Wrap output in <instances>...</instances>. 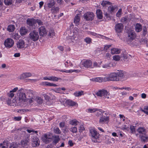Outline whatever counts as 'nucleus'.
<instances>
[{
	"instance_id": "nucleus-64",
	"label": "nucleus",
	"mask_w": 148,
	"mask_h": 148,
	"mask_svg": "<svg viewBox=\"0 0 148 148\" xmlns=\"http://www.w3.org/2000/svg\"><path fill=\"white\" fill-rule=\"evenodd\" d=\"M14 118L15 120L19 121L21 119V117L20 116L15 117Z\"/></svg>"
},
{
	"instance_id": "nucleus-63",
	"label": "nucleus",
	"mask_w": 148,
	"mask_h": 148,
	"mask_svg": "<svg viewBox=\"0 0 148 148\" xmlns=\"http://www.w3.org/2000/svg\"><path fill=\"white\" fill-rule=\"evenodd\" d=\"M102 67L103 68H109L110 66L109 64H103L102 66Z\"/></svg>"
},
{
	"instance_id": "nucleus-7",
	"label": "nucleus",
	"mask_w": 148,
	"mask_h": 148,
	"mask_svg": "<svg viewBox=\"0 0 148 148\" xmlns=\"http://www.w3.org/2000/svg\"><path fill=\"white\" fill-rule=\"evenodd\" d=\"M29 136L27 135L25 136L24 139L21 140V144L22 147H25L27 145L28 143L29 142Z\"/></svg>"
},
{
	"instance_id": "nucleus-53",
	"label": "nucleus",
	"mask_w": 148,
	"mask_h": 148,
	"mask_svg": "<svg viewBox=\"0 0 148 148\" xmlns=\"http://www.w3.org/2000/svg\"><path fill=\"white\" fill-rule=\"evenodd\" d=\"M101 63V62L99 63H97V62H95L93 63V66L94 67H100V65Z\"/></svg>"
},
{
	"instance_id": "nucleus-12",
	"label": "nucleus",
	"mask_w": 148,
	"mask_h": 148,
	"mask_svg": "<svg viewBox=\"0 0 148 148\" xmlns=\"http://www.w3.org/2000/svg\"><path fill=\"white\" fill-rule=\"evenodd\" d=\"M91 135L93 138L97 139L99 138V134L95 130L92 129L90 130Z\"/></svg>"
},
{
	"instance_id": "nucleus-49",
	"label": "nucleus",
	"mask_w": 148,
	"mask_h": 148,
	"mask_svg": "<svg viewBox=\"0 0 148 148\" xmlns=\"http://www.w3.org/2000/svg\"><path fill=\"white\" fill-rule=\"evenodd\" d=\"M87 112H90L91 113L97 111H98V110L96 108H93V109H87Z\"/></svg>"
},
{
	"instance_id": "nucleus-21",
	"label": "nucleus",
	"mask_w": 148,
	"mask_h": 148,
	"mask_svg": "<svg viewBox=\"0 0 148 148\" xmlns=\"http://www.w3.org/2000/svg\"><path fill=\"white\" fill-rule=\"evenodd\" d=\"M140 138L142 142L145 143L148 140V137L145 134V135H140Z\"/></svg>"
},
{
	"instance_id": "nucleus-40",
	"label": "nucleus",
	"mask_w": 148,
	"mask_h": 148,
	"mask_svg": "<svg viewBox=\"0 0 148 148\" xmlns=\"http://www.w3.org/2000/svg\"><path fill=\"white\" fill-rule=\"evenodd\" d=\"M83 92L82 91H81L76 92L74 93V95L76 97H79L83 95Z\"/></svg>"
},
{
	"instance_id": "nucleus-19",
	"label": "nucleus",
	"mask_w": 148,
	"mask_h": 148,
	"mask_svg": "<svg viewBox=\"0 0 148 148\" xmlns=\"http://www.w3.org/2000/svg\"><path fill=\"white\" fill-rule=\"evenodd\" d=\"M7 102L9 106H16L15 103L16 102V100L14 99L11 101V99L9 98L7 101Z\"/></svg>"
},
{
	"instance_id": "nucleus-11",
	"label": "nucleus",
	"mask_w": 148,
	"mask_h": 148,
	"mask_svg": "<svg viewBox=\"0 0 148 148\" xmlns=\"http://www.w3.org/2000/svg\"><path fill=\"white\" fill-rule=\"evenodd\" d=\"M25 45V42L23 40H19L16 43V47L18 49H23Z\"/></svg>"
},
{
	"instance_id": "nucleus-15",
	"label": "nucleus",
	"mask_w": 148,
	"mask_h": 148,
	"mask_svg": "<svg viewBox=\"0 0 148 148\" xmlns=\"http://www.w3.org/2000/svg\"><path fill=\"white\" fill-rule=\"evenodd\" d=\"M123 26L122 23H118L115 26V29L116 32L119 33L121 32L123 30Z\"/></svg>"
},
{
	"instance_id": "nucleus-35",
	"label": "nucleus",
	"mask_w": 148,
	"mask_h": 148,
	"mask_svg": "<svg viewBox=\"0 0 148 148\" xmlns=\"http://www.w3.org/2000/svg\"><path fill=\"white\" fill-rule=\"evenodd\" d=\"M42 84L44 85H46L47 86H56L57 85L53 83H51L48 82H45L42 83Z\"/></svg>"
},
{
	"instance_id": "nucleus-10",
	"label": "nucleus",
	"mask_w": 148,
	"mask_h": 148,
	"mask_svg": "<svg viewBox=\"0 0 148 148\" xmlns=\"http://www.w3.org/2000/svg\"><path fill=\"white\" fill-rule=\"evenodd\" d=\"M82 64L86 68H91L92 65V62L90 60H87L82 62Z\"/></svg>"
},
{
	"instance_id": "nucleus-36",
	"label": "nucleus",
	"mask_w": 148,
	"mask_h": 148,
	"mask_svg": "<svg viewBox=\"0 0 148 148\" xmlns=\"http://www.w3.org/2000/svg\"><path fill=\"white\" fill-rule=\"evenodd\" d=\"M136 30V32H139L141 31L142 29V26L141 25L137 24L135 27Z\"/></svg>"
},
{
	"instance_id": "nucleus-8",
	"label": "nucleus",
	"mask_w": 148,
	"mask_h": 148,
	"mask_svg": "<svg viewBox=\"0 0 148 148\" xmlns=\"http://www.w3.org/2000/svg\"><path fill=\"white\" fill-rule=\"evenodd\" d=\"M110 81H119V79L117 78L116 73H112L109 75Z\"/></svg>"
},
{
	"instance_id": "nucleus-16",
	"label": "nucleus",
	"mask_w": 148,
	"mask_h": 148,
	"mask_svg": "<svg viewBox=\"0 0 148 148\" xmlns=\"http://www.w3.org/2000/svg\"><path fill=\"white\" fill-rule=\"evenodd\" d=\"M40 140L36 137H33L32 139V146L33 147H35L39 145Z\"/></svg>"
},
{
	"instance_id": "nucleus-39",
	"label": "nucleus",
	"mask_w": 148,
	"mask_h": 148,
	"mask_svg": "<svg viewBox=\"0 0 148 148\" xmlns=\"http://www.w3.org/2000/svg\"><path fill=\"white\" fill-rule=\"evenodd\" d=\"M18 145L16 143L12 142L10 144L9 148H17Z\"/></svg>"
},
{
	"instance_id": "nucleus-47",
	"label": "nucleus",
	"mask_w": 148,
	"mask_h": 148,
	"mask_svg": "<svg viewBox=\"0 0 148 148\" xmlns=\"http://www.w3.org/2000/svg\"><path fill=\"white\" fill-rule=\"evenodd\" d=\"M59 8L58 7H53L51 8V11L54 13H56L59 10Z\"/></svg>"
},
{
	"instance_id": "nucleus-20",
	"label": "nucleus",
	"mask_w": 148,
	"mask_h": 148,
	"mask_svg": "<svg viewBox=\"0 0 148 148\" xmlns=\"http://www.w3.org/2000/svg\"><path fill=\"white\" fill-rule=\"evenodd\" d=\"M137 130L140 135H145L146 134V130L144 127H139Z\"/></svg>"
},
{
	"instance_id": "nucleus-9",
	"label": "nucleus",
	"mask_w": 148,
	"mask_h": 148,
	"mask_svg": "<svg viewBox=\"0 0 148 148\" xmlns=\"http://www.w3.org/2000/svg\"><path fill=\"white\" fill-rule=\"evenodd\" d=\"M39 34L41 36H45L47 33V30L44 26H41L39 28Z\"/></svg>"
},
{
	"instance_id": "nucleus-57",
	"label": "nucleus",
	"mask_w": 148,
	"mask_h": 148,
	"mask_svg": "<svg viewBox=\"0 0 148 148\" xmlns=\"http://www.w3.org/2000/svg\"><path fill=\"white\" fill-rule=\"evenodd\" d=\"M122 11V9H120L116 14V16L117 17H119L121 15V13Z\"/></svg>"
},
{
	"instance_id": "nucleus-48",
	"label": "nucleus",
	"mask_w": 148,
	"mask_h": 148,
	"mask_svg": "<svg viewBox=\"0 0 148 148\" xmlns=\"http://www.w3.org/2000/svg\"><path fill=\"white\" fill-rule=\"evenodd\" d=\"M92 39L89 37H87L84 39V41L87 44H90L91 42Z\"/></svg>"
},
{
	"instance_id": "nucleus-51",
	"label": "nucleus",
	"mask_w": 148,
	"mask_h": 148,
	"mask_svg": "<svg viewBox=\"0 0 148 148\" xmlns=\"http://www.w3.org/2000/svg\"><path fill=\"white\" fill-rule=\"evenodd\" d=\"M147 29L145 26H144L143 29V35L145 36L147 34Z\"/></svg>"
},
{
	"instance_id": "nucleus-50",
	"label": "nucleus",
	"mask_w": 148,
	"mask_h": 148,
	"mask_svg": "<svg viewBox=\"0 0 148 148\" xmlns=\"http://www.w3.org/2000/svg\"><path fill=\"white\" fill-rule=\"evenodd\" d=\"M85 130L84 127V126L82 124H81L80 125V126L79 127V132L81 133L82 132H83V131H84Z\"/></svg>"
},
{
	"instance_id": "nucleus-24",
	"label": "nucleus",
	"mask_w": 148,
	"mask_h": 148,
	"mask_svg": "<svg viewBox=\"0 0 148 148\" xmlns=\"http://www.w3.org/2000/svg\"><path fill=\"white\" fill-rule=\"evenodd\" d=\"M80 15L77 14L75 16L74 20V22L76 24V25H79L80 21Z\"/></svg>"
},
{
	"instance_id": "nucleus-42",
	"label": "nucleus",
	"mask_w": 148,
	"mask_h": 148,
	"mask_svg": "<svg viewBox=\"0 0 148 148\" xmlns=\"http://www.w3.org/2000/svg\"><path fill=\"white\" fill-rule=\"evenodd\" d=\"M121 57L118 55H115L113 56V60L116 61H119L120 60Z\"/></svg>"
},
{
	"instance_id": "nucleus-37",
	"label": "nucleus",
	"mask_w": 148,
	"mask_h": 148,
	"mask_svg": "<svg viewBox=\"0 0 148 148\" xmlns=\"http://www.w3.org/2000/svg\"><path fill=\"white\" fill-rule=\"evenodd\" d=\"M60 138L59 136H55L53 141V144L54 145H56V144L59 141Z\"/></svg>"
},
{
	"instance_id": "nucleus-44",
	"label": "nucleus",
	"mask_w": 148,
	"mask_h": 148,
	"mask_svg": "<svg viewBox=\"0 0 148 148\" xmlns=\"http://www.w3.org/2000/svg\"><path fill=\"white\" fill-rule=\"evenodd\" d=\"M72 37H70L68 38L66 40V42L69 43L73 44L74 42V40L72 39Z\"/></svg>"
},
{
	"instance_id": "nucleus-28",
	"label": "nucleus",
	"mask_w": 148,
	"mask_h": 148,
	"mask_svg": "<svg viewBox=\"0 0 148 148\" xmlns=\"http://www.w3.org/2000/svg\"><path fill=\"white\" fill-rule=\"evenodd\" d=\"M27 30L24 27H22L20 29V32L21 36L25 35L27 33Z\"/></svg>"
},
{
	"instance_id": "nucleus-60",
	"label": "nucleus",
	"mask_w": 148,
	"mask_h": 148,
	"mask_svg": "<svg viewBox=\"0 0 148 148\" xmlns=\"http://www.w3.org/2000/svg\"><path fill=\"white\" fill-rule=\"evenodd\" d=\"M54 35V31L53 30H51L49 32L48 35L50 36H53Z\"/></svg>"
},
{
	"instance_id": "nucleus-38",
	"label": "nucleus",
	"mask_w": 148,
	"mask_h": 148,
	"mask_svg": "<svg viewBox=\"0 0 148 148\" xmlns=\"http://www.w3.org/2000/svg\"><path fill=\"white\" fill-rule=\"evenodd\" d=\"M49 80L53 81H58L59 79H61L60 78H58L55 76L49 77Z\"/></svg>"
},
{
	"instance_id": "nucleus-25",
	"label": "nucleus",
	"mask_w": 148,
	"mask_h": 148,
	"mask_svg": "<svg viewBox=\"0 0 148 148\" xmlns=\"http://www.w3.org/2000/svg\"><path fill=\"white\" fill-rule=\"evenodd\" d=\"M116 8V6L115 5L112 6L110 5L108 7V11L111 14L114 12L115 11V10Z\"/></svg>"
},
{
	"instance_id": "nucleus-31",
	"label": "nucleus",
	"mask_w": 148,
	"mask_h": 148,
	"mask_svg": "<svg viewBox=\"0 0 148 148\" xmlns=\"http://www.w3.org/2000/svg\"><path fill=\"white\" fill-rule=\"evenodd\" d=\"M35 100L39 104H41L43 101V99L39 97H36Z\"/></svg>"
},
{
	"instance_id": "nucleus-61",
	"label": "nucleus",
	"mask_w": 148,
	"mask_h": 148,
	"mask_svg": "<svg viewBox=\"0 0 148 148\" xmlns=\"http://www.w3.org/2000/svg\"><path fill=\"white\" fill-rule=\"evenodd\" d=\"M102 78L103 79V81H110V80L109 79H110L109 76L108 77H105L104 78Z\"/></svg>"
},
{
	"instance_id": "nucleus-41",
	"label": "nucleus",
	"mask_w": 148,
	"mask_h": 148,
	"mask_svg": "<svg viewBox=\"0 0 148 148\" xmlns=\"http://www.w3.org/2000/svg\"><path fill=\"white\" fill-rule=\"evenodd\" d=\"M66 102L69 105L71 106H73L75 104V102L71 100H68Z\"/></svg>"
},
{
	"instance_id": "nucleus-6",
	"label": "nucleus",
	"mask_w": 148,
	"mask_h": 148,
	"mask_svg": "<svg viewBox=\"0 0 148 148\" xmlns=\"http://www.w3.org/2000/svg\"><path fill=\"white\" fill-rule=\"evenodd\" d=\"M14 44V41L12 39L8 38L4 42V45L7 47L10 48L12 47Z\"/></svg>"
},
{
	"instance_id": "nucleus-30",
	"label": "nucleus",
	"mask_w": 148,
	"mask_h": 148,
	"mask_svg": "<svg viewBox=\"0 0 148 148\" xmlns=\"http://www.w3.org/2000/svg\"><path fill=\"white\" fill-rule=\"evenodd\" d=\"M27 23L29 26H33L35 24V21L34 20L28 19L27 20Z\"/></svg>"
},
{
	"instance_id": "nucleus-17",
	"label": "nucleus",
	"mask_w": 148,
	"mask_h": 148,
	"mask_svg": "<svg viewBox=\"0 0 148 148\" xmlns=\"http://www.w3.org/2000/svg\"><path fill=\"white\" fill-rule=\"evenodd\" d=\"M128 39L131 40H132L136 37L135 33L132 31H128L127 32Z\"/></svg>"
},
{
	"instance_id": "nucleus-26",
	"label": "nucleus",
	"mask_w": 148,
	"mask_h": 148,
	"mask_svg": "<svg viewBox=\"0 0 148 148\" xmlns=\"http://www.w3.org/2000/svg\"><path fill=\"white\" fill-rule=\"evenodd\" d=\"M121 49L113 48L111 49V53L112 54H119L121 52Z\"/></svg>"
},
{
	"instance_id": "nucleus-23",
	"label": "nucleus",
	"mask_w": 148,
	"mask_h": 148,
	"mask_svg": "<svg viewBox=\"0 0 148 148\" xmlns=\"http://www.w3.org/2000/svg\"><path fill=\"white\" fill-rule=\"evenodd\" d=\"M96 13L97 18L101 19L103 18L102 12V11L100 9H97L96 10Z\"/></svg>"
},
{
	"instance_id": "nucleus-62",
	"label": "nucleus",
	"mask_w": 148,
	"mask_h": 148,
	"mask_svg": "<svg viewBox=\"0 0 148 148\" xmlns=\"http://www.w3.org/2000/svg\"><path fill=\"white\" fill-rule=\"evenodd\" d=\"M36 22L39 25H42V22L40 20L37 19L36 20Z\"/></svg>"
},
{
	"instance_id": "nucleus-54",
	"label": "nucleus",
	"mask_w": 148,
	"mask_h": 148,
	"mask_svg": "<svg viewBox=\"0 0 148 148\" xmlns=\"http://www.w3.org/2000/svg\"><path fill=\"white\" fill-rule=\"evenodd\" d=\"M54 131L56 133L58 134H60L61 133L60 130L58 127H57L54 130Z\"/></svg>"
},
{
	"instance_id": "nucleus-34",
	"label": "nucleus",
	"mask_w": 148,
	"mask_h": 148,
	"mask_svg": "<svg viewBox=\"0 0 148 148\" xmlns=\"http://www.w3.org/2000/svg\"><path fill=\"white\" fill-rule=\"evenodd\" d=\"M49 1L47 5L49 8H51L54 5L55 2L54 0H49Z\"/></svg>"
},
{
	"instance_id": "nucleus-52",
	"label": "nucleus",
	"mask_w": 148,
	"mask_h": 148,
	"mask_svg": "<svg viewBox=\"0 0 148 148\" xmlns=\"http://www.w3.org/2000/svg\"><path fill=\"white\" fill-rule=\"evenodd\" d=\"M62 130L64 133H67L69 132L68 129L66 126H65L64 128H62Z\"/></svg>"
},
{
	"instance_id": "nucleus-2",
	"label": "nucleus",
	"mask_w": 148,
	"mask_h": 148,
	"mask_svg": "<svg viewBox=\"0 0 148 148\" xmlns=\"http://www.w3.org/2000/svg\"><path fill=\"white\" fill-rule=\"evenodd\" d=\"M24 90L23 89L21 88L18 91L17 94L19 103L25 101L26 99V95L23 92Z\"/></svg>"
},
{
	"instance_id": "nucleus-3",
	"label": "nucleus",
	"mask_w": 148,
	"mask_h": 148,
	"mask_svg": "<svg viewBox=\"0 0 148 148\" xmlns=\"http://www.w3.org/2000/svg\"><path fill=\"white\" fill-rule=\"evenodd\" d=\"M39 35L38 32L34 30L31 31L29 34V38L30 40L34 41H37L39 38Z\"/></svg>"
},
{
	"instance_id": "nucleus-1",
	"label": "nucleus",
	"mask_w": 148,
	"mask_h": 148,
	"mask_svg": "<svg viewBox=\"0 0 148 148\" xmlns=\"http://www.w3.org/2000/svg\"><path fill=\"white\" fill-rule=\"evenodd\" d=\"M53 135L52 133H49L47 134H45L42 136V141L46 144L49 143L53 138Z\"/></svg>"
},
{
	"instance_id": "nucleus-59",
	"label": "nucleus",
	"mask_w": 148,
	"mask_h": 148,
	"mask_svg": "<svg viewBox=\"0 0 148 148\" xmlns=\"http://www.w3.org/2000/svg\"><path fill=\"white\" fill-rule=\"evenodd\" d=\"M60 127L61 128H64L65 126V123L64 122H60L59 124Z\"/></svg>"
},
{
	"instance_id": "nucleus-46",
	"label": "nucleus",
	"mask_w": 148,
	"mask_h": 148,
	"mask_svg": "<svg viewBox=\"0 0 148 148\" xmlns=\"http://www.w3.org/2000/svg\"><path fill=\"white\" fill-rule=\"evenodd\" d=\"M77 123L78 122L76 120H72L70 121V124L72 125L75 126L77 125Z\"/></svg>"
},
{
	"instance_id": "nucleus-32",
	"label": "nucleus",
	"mask_w": 148,
	"mask_h": 148,
	"mask_svg": "<svg viewBox=\"0 0 148 148\" xmlns=\"http://www.w3.org/2000/svg\"><path fill=\"white\" fill-rule=\"evenodd\" d=\"M60 71L65 72L66 73H71L72 72H76L77 73L79 72L80 71L79 70H66V71H63V70H60Z\"/></svg>"
},
{
	"instance_id": "nucleus-43",
	"label": "nucleus",
	"mask_w": 148,
	"mask_h": 148,
	"mask_svg": "<svg viewBox=\"0 0 148 148\" xmlns=\"http://www.w3.org/2000/svg\"><path fill=\"white\" fill-rule=\"evenodd\" d=\"M5 4L7 5H11L12 3V0H4Z\"/></svg>"
},
{
	"instance_id": "nucleus-55",
	"label": "nucleus",
	"mask_w": 148,
	"mask_h": 148,
	"mask_svg": "<svg viewBox=\"0 0 148 148\" xmlns=\"http://www.w3.org/2000/svg\"><path fill=\"white\" fill-rule=\"evenodd\" d=\"M142 111L147 115H148V107H145L144 110H143Z\"/></svg>"
},
{
	"instance_id": "nucleus-4",
	"label": "nucleus",
	"mask_w": 148,
	"mask_h": 148,
	"mask_svg": "<svg viewBox=\"0 0 148 148\" xmlns=\"http://www.w3.org/2000/svg\"><path fill=\"white\" fill-rule=\"evenodd\" d=\"M94 15L93 12H88L85 13L83 17L86 21H92L94 18Z\"/></svg>"
},
{
	"instance_id": "nucleus-27",
	"label": "nucleus",
	"mask_w": 148,
	"mask_h": 148,
	"mask_svg": "<svg viewBox=\"0 0 148 148\" xmlns=\"http://www.w3.org/2000/svg\"><path fill=\"white\" fill-rule=\"evenodd\" d=\"M111 3L107 1H103L101 3V5L103 7H107L109 5H110Z\"/></svg>"
},
{
	"instance_id": "nucleus-45",
	"label": "nucleus",
	"mask_w": 148,
	"mask_h": 148,
	"mask_svg": "<svg viewBox=\"0 0 148 148\" xmlns=\"http://www.w3.org/2000/svg\"><path fill=\"white\" fill-rule=\"evenodd\" d=\"M70 130L73 133H76L77 132V128L75 127H72L70 129Z\"/></svg>"
},
{
	"instance_id": "nucleus-5",
	"label": "nucleus",
	"mask_w": 148,
	"mask_h": 148,
	"mask_svg": "<svg viewBox=\"0 0 148 148\" xmlns=\"http://www.w3.org/2000/svg\"><path fill=\"white\" fill-rule=\"evenodd\" d=\"M109 93L105 90H99L98 92L96 93L95 94L98 96L102 97L103 96L105 97L106 96L109 95Z\"/></svg>"
},
{
	"instance_id": "nucleus-13",
	"label": "nucleus",
	"mask_w": 148,
	"mask_h": 148,
	"mask_svg": "<svg viewBox=\"0 0 148 148\" xmlns=\"http://www.w3.org/2000/svg\"><path fill=\"white\" fill-rule=\"evenodd\" d=\"M117 78L119 79V81H122L125 77V72L123 71H120L116 72Z\"/></svg>"
},
{
	"instance_id": "nucleus-58",
	"label": "nucleus",
	"mask_w": 148,
	"mask_h": 148,
	"mask_svg": "<svg viewBox=\"0 0 148 148\" xmlns=\"http://www.w3.org/2000/svg\"><path fill=\"white\" fill-rule=\"evenodd\" d=\"M130 128L131 130V132L132 133H133L134 132H135V128L134 127V126L131 125L130 126Z\"/></svg>"
},
{
	"instance_id": "nucleus-22",
	"label": "nucleus",
	"mask_w": 148,
	"mask_h": 148,
	"mask_svg": "<svg viewBox=\"0 0 148 148\" xmlns=\"http://www.w3.org/2000/svg\"><path fill=\"white\" fill-rule=\"evenodd\" d=\"M31 75L32 74L30 73H24L21 75L20 78L21 79H22L27 77H29L31 76Z\"/></svg>"
},
{
	"instance_id": "nucleus-14",
	"label": "nucleus",
	"mask_w": 148,
	"mask_h": 148,
	"mask_svg": "<svg viewBox=\"0 0 148 148\" xmlns=\"http://www.w3.org/2000/svg\"><path fill=\"white\" fill-rule=\"evenodd\" d=\"M120 57L121 60L125 61L128 60L130 57H131V56L130 55H128L126 52H124L121 55Z\"/></svg>"
},
{
	"instance_id": "nucleus-33",
	"label": "nucleus",
	"mask_w": 148,
	"mask_h": 148,
	"mask_svg": "<svg viewBox=\"0 0 148 148\" xmlns=\"http://www.w3.org/2000/svg\"><path fill=\"white\" fill-rule=\"evenodd\" d=\"M15 27L13 25H10L8 26L7 28L9 32H12L15 29Z\"/></svg>"
},
{
	"instance_id": "nucleus-56",
	"label": "nucleus",
	"mask_w": 148,
	"mask_h": 148,
	"mask_svg": "<svg viewBox=\"0 0 148 148\" xmlns=\"http://www.w3.org/2000/svg\"><path fill=\"white\" fill-rule=\"evenodd\" d=\"M7 94L8 97L11 98H12L14 96V94L13 93V92H10V91Z\"/></svg>"
},
{
	"instance_id": "nucleus-18",
	"label": "nucleus",
	"mask_w": 148,
	"mask_h": 148,
	"mask_svg": "<svg viewBox=\"0 0 148 148\" xmlns=\"http://www.w3.org/2000/svg\"><path fill=\"white\" fill-rule=\"evenodd\" d=\"M109 119V117L102 115L100 118L99 121V123H103L106 122H108Z\"/></svg>"
},
{
	"instance_id": "nucleus-29",
	"label": "nucleus",
	"mask_w": 148,
	"mask_h": 148,
	"mask_svg": "<svg viewBox=\"0 0 148 148\" xmlns=\"http://www.w3.org/2000/svg\"><path fill=\"white\" fill-rule=\"evenodd\" d=\"M90 80L93 82H101L103 81V79L101 77H96L90 79Z\"/></svg>"
}]
</instances>
